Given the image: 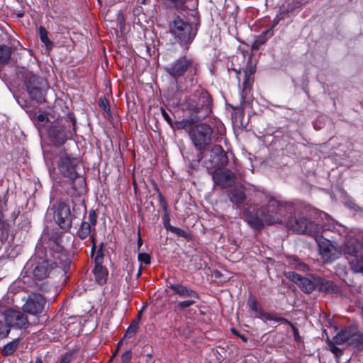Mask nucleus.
<instances>
[{
    "instance_id": "nucleus-30",
    "label": "nucleus",
    "mask_w": 363,
    "mask_h": 363,
    "mask_svg": "<svg viewBox=\"0 0 363 363\" xmlns=\"http://www.w3.org/2000/svg\"><path fill=\"white\" fill-rule=\"evenodd\" d=\"M322 336H323V338H324V337L325 336L327 340L328 341V344H329L330 349L331 352H333L337 356L342 354V350L339 347L334 345L335 344L334 342V340H333V342L330 341L327 330L325 328L323 329Z\"/></svg>"
},
{
    "instance_id": "nucleus-48",
    "label": "nucleus",
    "mask_w": 363,
    "mask_h": 363,
    "mask_svg": "<svg viewBox=\"0 0 363 363\" xmlns=\"http://www.w3.org/2000/svg\"><path fill=\"white\" fill-rule=\"evenodd\" d=\"M47 115L45 113H40L37 116V120L40 123H44L47 120Z\"/></svg>"
},
{
    "instance_id": "nucleus-16",
    "label": "nucleus",
    "mask_w": 363,
    "mask_h": 363,
    "mask_svg": "<svg viewBox=\"0 0 363 363\" xmlns=\"http://www.w3.org/2000/svg\"><path fill=\"white\" fill-rule=\"evenodd\" d=\"M211 103V100L209 94L206 91H202L199 98V102L198 104L195 103L192 99H190L188 101L187 108L194 113H198L200 110L204 107H206L208 111Z\"/></svg>"
},
{
    "instance_id": "nucleus-25",
    "label": "nucleus",
    "mask_w": 363,
    "mask_h": 363,
    "mask_svg": "<svg viewBox=\"0 0 363 363\" xmlns=\"http://www.w3.org/2000/svg\"><path fill=\"white\" fill-rule=\"evenodd\" d=\"M72 203V218L77 217L80 214L84 213L86 212V206L84 204V201L82 200L79 199L75 201H73Z\"/></svg>"
},
{
    "instance_id": "nucleus-9",
    "label": "nucleus",
    "mask_w": 363,
    "mask_h": 363,
    "mask_svg": "<svg viewBox=\"0 0 363 363\" xmlns=\"http://www.w3.org/2000/svg\"><path fill=\"white\" fill-rule=\"evenodd\" d=\"M52 209L56 223L62 230L68 231L72 227L73 219L69 206L64 202H60L54 204Z\"/></svg>"
},
{
    "instance_id": "nucleus-45",
    "label": "nucleus",
    "mask_w": 363,
    "mask_h": 363,
    "mask_svg": "<svg viewBox=\"0 0 363 363\" xmlns=\"http://www.w3.org/2000/svg\"><path fill=\"white\" fill-rule=\"evenodd\" d=\"M184 70L185 69H168L169 73L174 77L182 75Z\"/></svg>"
},
{
    "instance_id": "nucleus-49",
    "label": "nucleus",
    "mask_w": 363,
    "mask_h": 363,
    "mask_svg": "<svg viewBox=\"0 0 363 363\" xmlns=\"http://www.w3.org/2000/svg\"><path fill=\"white\" fill-rule=\"evenodd\" d=\"M288 325H290L292 328L294 337H295L296 340H298V337H299V335H298V330L291 323H290V324H288Z\"/></svg>"
},
{
    "instance_id": "nucleus-35",
    "label": "nucleus",
    "mask_w": 363,
    "mask_h": 363,
    "mask_svg": "<svg viewBox=\"0 0 363 363\" xmlns=\"http://www.w3.org/2000/svg\"><path fill=\"white\" fill-rule=\"evenodd\" d=\"M9 331V325L4 323L2 320H0V338L6 337Z\"/></svg>"
},
{
    "instance_id": "nucleus-22",
    "label": "nucleus",
    "mask_w": 363,
    "mask_h": 363,
    "mask_svg": "<svg viewBox=\"0 0 363 363\" xmlns=\"http://www.w3.org/2000/svg\"><path fill=\"white\" fill-rule=\"evenodd\" d=\"M96 281L99 284H103L106 281L107 270L103 266L96 264L93 270Z\"/></svg>"
},
{
    "instance_id": "nucleus-54",
    "label": "nucleus",
    "mask_w": 363,
    "mask_h": 363,
    "mask_svg": "<svg viewBox=\"0 0 363 363\" xmlns=\"http://www.w3.org/2000/svg\"><path fill=\"white\" fill-rule=\"evenodd\" d=\"M35 363H43L42 359L40 357H37L35 359Z\"/></svg>"
},
{
    "instance_id": "nucleus-58",
    "label": "nucleus",
    "mask_w": 363,
    "mask_h": 363,
    "mask_svg": "<svg viewBox=\"0 0 363 363\" xmlns=\"http://www.w3.org/2000/svg\"><path fill=\"white\" fill-rule=\"evenodd\" d=\"M232 331H233V333H234L235 334H236V335H238V334L237 333V332H236V330H235L233 329V330H232Z\"/></svg>"
},
{
    "instance_id": "nucleus-38",
    "label": "nucleus",
    "mask_w": 363,
    "mask_h": 363,
    "mask_svg": "<svg viewBox=\"0 0 363 363\" xmlns=\"http://www.w3.org/2000/svg\"><path fill=\"white\" fill-rule=\"evenodd\" d=\"M289 9L286 10V12L285 10L283 11V13H281L280 15H277V16L274 18L273 23L272 27L269 29H273L274 27L278 24V23L284 18V16L286 15V13L288 12Z\"/></svg>"
},
{
    "instance_id": "nucleus-28",
    "label": "nucleus",
    "mask_w": 363,
    "mask_h": 363,
    "mask_svg": "<svg viewBox=\"0 0 363 363\" xmlns=\"http://www.w3.org/2000/svg\"><path fill=\"white\" fill-rule=\"evenodd\" d=\"M91 233V224L89 222L84 221L78 230V235L80 239L86 238Z\"/></svg>"
},
{
    "instance_id": "nucleus-8",
    "label": "nucleus",
    "mask_w": 363,
    "mask_h": 363,
    "mask_svg": "<svg viewBox=\"0 0 363 363\" xmlns=\"http://www.w3.org/2000/svg\"><path fill=\"white\" fill-rule=\"evenodd\" d=\"M346 254L354 257L350 261L352 269L356 272H363V244L355 238H348L345 244Z\"/></svg>"
},
{
    "instance_id": "nucleus-23",
    "label": "nucleus",
    "mask_w": 363,
    "mask_h": 363,
    "mask_svg": "<svg viewBox=\"0 0 363 363\" xmlns=\"http://www.w3.org/2000/svg\"><path fill=\"white\" fill-rule=\"evenodd\" d=\"M140 313L141 312H139L138 318L133 320L130 325L127 328L126 333H125L123 338H130L136 334L138 329L139 321L140 319Z\"/></svg>"
},
{
    "instance_id": "nucleus-13",
    "label": "nucleus",
    "mask_w": 363,
    "mask_h": 363,
    "mask_svg": "<svg viewBox=\"0 0 363 363\" xmlns=\"http://www.w3.org/2000/svg\"><path fill=\"white\" fill-rule=\"evenodd\" d=\"M5 323L10 327L16 326L19 328H27L29 325L28 318L22 312L19 311H15L13 309H9L4 312L1 315Z\"/></svg>"
},
{
    "instance_id": "nucleus-56",
    "label": "nucleus",
    "mask_w": 363,
    "mask_h": 363,
    "mask_svg": "<svg viewBox=\"0 0 363 363\" xmlns=\"http://www.w3.org/2000/svg\"><path fill=\"white\" fill-rule=\"evenodd\" d=\"M140 274H141V271H140V270L138 271V272L137 277H139L140 276Z\"/></svg>"
},
{
    "instance_id": "nucleus-51",
    "label": "nucleus",
    "mask_w": 363,
    "mask_h": 363,
    "mask_svg": "<svg viewBox=\"0 0 363 363\" xmlns=\"http://www.w3.org/2000/svg\"><path fill=\"white\" fill-rule=\"evenodd\" d=\"M186 126V122L185 121H180L177 123V128H184Z\"/></svg>"
},
{
    "instance_id": "nucleus-4",
    "label": "nucleus",
    "mask_w": 363,
    "mask_h": 363,
    "mask_svg": "<svg viewBox=\"0 0 363 363\" xmlns=\"http://www.w3.org/2000/svg\"><path fill=\"white\" fill-rule=\"evenodd\" d=\"M281 204H287L291 206V208L288 206L286 211L283 212V217L285 220L282 223H286L287 227L295 233L311 235L318 242L317 225L304 217L286 218V213L291 214L292 213L293 206L289 203H281Z\"/></svg>"
},
{
    "instance_id": "nucleus-46",
    "label": "nucleus",
    "mask_w": 363,
    "mask_h": 363,
    "mask_svg": "<svg viewBox=\"0 0 363 363\" xmlns=\"http://www.w3.org/2000/svg\"><path fill=\"white\" fill-rule=\"evenodd\" d=\"M162 116L165 119V121L172 126L173 127V123L170 118V116L168 115V113L164 110H162Z\"/></svg>"
},
{
    "instance_id": "nucleus-37",
    "label": "nucleus",
    "mask_w": 363,
    "mask_h": 363,
    "mask_svg": "<svg viewBox=\"0 0 363 363\" xmlns=\"http://www.w3.org/2000/svg\"><path fill=\"white\" fill-rule=\"evenodd\" d=\"M170 4L177 9H182L184 6V0H168Z\"/></svg>"
},
{
    "instance_id": "nucleus-12",
    "label": "nucleus",
    "mask_w": 363,
    "mask_h": 363,
    "mask_svg": "<svg viewBox=\"0 0 363 363\" xmlns=\"http://www.w3.org/2000/svg\"><path fill=\"white\" fill-rule=\"evenodd\" d=\"M47 86L48 83L45 79L35 76H31L27 83V89L29 95L38 102H41L44 100L43 89L47 88Z\"/></svg>"
},
{
    "instance_id": "nucleus-1",
    "label": "nucleus",
    "mask_w": 363,
    "mask_h": 363,
    "mask_svg": "<svg viewBox=\"0 0 363 363\" xmlns=\"http://www.w3.org/2000/svg\"><path fill=\"white\" fill-rule=\"evenodd\" d=\"M47 247L38 245L35 255L27 262L25 268L31 269L33 281L41 291H48L53 286V279L62 277L69 265V260L62 247L56 240L48 244L49 251L45 252Z\"/></svg>"
},
{
    "instance_id": "nucleus-7",
    "label": "nucleus",
    "mask_w": 363,
    "mask_h": 363,
    "mask_svg": "<svg viewBox=\"0 0 363 363\" xmlns=\"http://www.w3.org/2000/svg\"><path fill=\"white\" fill-rule=\"evenodd\" d=\"M212 129L206 123L193 126L189 130V137L196 150L201 151L208 146L212 138Z\"/></svg>"
},
{
    "instance_id": "nucleus-10",
    "label": "nucleus",
    "mask_w": 363,
    "mask_h": 363,
    "mask_svg": "<svg viewBox=\"0 0 363 363\" xmlns=\"http://www.w3.org/2000/svg\"><path fill=\"white\" fill-rule=\"evenodd\" d=\"M235 72L239 87L242 89L240 96L242 101L245 102L248 99L251 88L254 82L255 69H233Z\"/></svg>"
},
{
    "instance_id": "nucleus-34",
    "label": "nucleus",
    "mask_w": 363,
    "mask_h": 363,
    "mask_svg": "<svg viewBox=\"0 0 363 363\" xmlns=\"http://www.w3.org/2000/svg\"><path fill=\"white\" fill-rule=\"evenodd\" d=\"M195 303H196V301L193 299H189L186 301H179L177 305V308L178 310H184V309L190 307Z\"/></svg>"
},
{
    "instance_id": "nucleus-6",
    "label": "nucleus",
    "mask_w": 363,
    "mask_h": 363,
    "mask_svg": "<svg viewBox=\"0 0 363 363\" xmlns=\"http://www.w3.org/2000/svg\"><path fill=\"white\" fill-rule=\"evenodd\" d=\"M169 32L181 44L190 43L196 35L192 25L179 16L175 17L169 23Z\"/></svg>"
},
{
    "instance_id": "nucleus-2",
    "label": "nucleus",
    "mask_w": 363,
    "mask_h": 363,
    "mask_svg": "<svg viewBox=\"0 0 363 363\" xmlns=\"http://www.w3.org/2000/svg\"><path fill=\"white\" fill-rule=\"evenodd\" d=\"M287 204L281 203L275 199L270 198L267 205L255 212L247 211L245 213L246 222L254 229L259 230L266 225L282 223L285 218L283 217V212L286 211Z\"/></svg>"
},
{
    "instance_id": "nucleus-32",
    "label": "nucleus",
    "mask_w": 363,
    "mask_h": 363,
    "mask_svg": "<svg viewBox=\"0 0 363 363\" xmlns=\"http://www.w3.org/2000/svg\"><path fill=\"white\" fill-rule=\"evenodd\" d=\"M55 133L58 134L57 142L59 143H64V141L67 138V135H66L65 133L62 130V128H55L50 130V135L55 134Z\"/></svg>"
},
{
    "instance_id": "nucleus-52",
    "label": "nucleus",
    "mask_w": 363,
    "mask_h": 363,
    "mask_svg": "<svg viewBox=\"0 0 363 363\" xmlns=\"http://www.w3.org/2000/svg\"><path fill=\"white\" fill-rule=\"evenodd\" d=\"M323 216L326 217L327 216L326 213L324 212L319 211V218H323Z\"/></svg>"
},
{
    "instance_id": "nucleus-50",
    "label": "nucleus",
    "mask_w": 363,
    "mask_h": 363,
    "mask_svg": "<svg viewBox=\"0 0 363 363\" xmlns=\"http://www.w3.org/2000/svg\"><path fill=\"white\" fill-rule=\"evenodd\" d=\"M138 248H140L142 246V245H143V240H142V238L140 237V230H138Z\"/></svg>"
},
{
    "instance_id": "nucleus-15",
    "label": "nucleus",
    "mask_w": 363,
    "mask_h": 363,
    "mask_svg": "<svg viewBox=\"0 0 363 363\" xmlns=\"http://www.w3.org/2000/svg\"><path fill=\"white\" fill-rule=\"evenodd\" d=\"M286 278L296 283L302 291L306 293H311L315 288V284L308 278L303 277L293 271L284 272Z\"/></svg>"
},
{
    "instance_id": "nucleus-18",
    "label": "nucleus",
    "mask_w": 363,
    "mask_h": 363,
    "mask_svg": "<svg viewBox=\"0 0 363 363\" xmlns=\"http://www.w3.org/2000/svg\"><path fill=\"white\" fill-rule=\"evenodd\" d=\"M169 288L181 298H194L196 299L199 298L196 291L180 284H171L169 285Z\"/></svg>"
},
{
    "instance_id": "nucleus-17",
    "label": "nucleus",
    "mask_w": 363,
    "mask_h": 363,
    "mask_svg": "<svg viewBox=\"0 0 363 363\" xmlns=\"http://www.w3.org/2000/svg\"><path fill=\"white\" fill-rule=\"evenodd\" d=\"M211 158L214 166H224L228 162V158L225 151L223 147L218 145L212 147L211 150Z\"/></svg>"
},
{
    "instance_id": "nucleus-43",
    "label": "nucleus",
    "mask_w": 363,
    "mask_h": 363,
    "mask_svg": "<svg viewBox=\"0 0 363 363\" xmlns=\"http://www.w3.org/2000/svg\"><path fill=\"white\" fill-rule=\"evenodd\" d=\"M294 267L298 270L306 271L308 269V267L304 263H302L297 259H294Z\"/></svg>"
},
{
    "instance_id": "nucleus-11",
    "label": "nucleus",
    "mask_w": 363,
    "mask_h": 363,
    "mask_svg": "<svg viewBox=\"0 0 363 363\" xmlns=\"http://www.w3.org/2000/svg\"><path fill=\"white\" fill-rule=\"evenodd\" d=\"M25 303L22 306L24 312L31 315H38L43 313L46 299L40 294L33 293L27 297H22Z\"/></svg>"
},
{
    "instance_id": "nucleus-42",
    "label": "nucleus",
    "mask_w": 363,
    "mask_h": 363,
    "mask_svg": "<svg viewBox=\"0 0 363 363\" xmlns=\"http://www.w3.org/2000/svg\"><path fill=\"white\" fill-rule=\"evenodd\" d=\"M131 357H132V352H131V350H127L125 351L122 357H121V359H122V362L123 363H128L130 359H131Z\"/></svg>"
},
{
    "instance_id": "nucleus-27",
    "label": "nucleus",
    "mask_w": 363,
    "mask_h": 363,
    "mask_svg": "<svg viewBox=\"0 0 363 363\" xmlns=\"http://www.w3.org/2000/svg\"><path fill=\"white\" fill-rule=\"evenodd\" d=\"M11 56V50L6 45H0V64L6 63Z\"/></svg>"
},
{
    "instance_id": "nucleus-31",
    "label": "nucleus",
    "mask_w": 363,
    "mask_h": 363,
    "mask_svg": "<svg viewBox=\"0 0 363 363\" xmlns=\"http://www.w3.org/2000/svg\"><path fill=\"white\" fill-rule=\"evenodd\" d=\"M333 283L319 277V291L328 292L333 289Z\"/></svg>"
},
{
    "instance_id": "nucleus-3",
    "label": "nucleus",
    "mask_w": 363,
    "mask_h": 363,
    "mask_svg": "<svg viewBox=\"0 0 363 363\" xmlns=\"http://www.w3.org/2000/svg\"><path fill=\"white\" fill-rule=\"evenodd\" d=\"M79 160L67 155H62L57 163L59 172L65 177L72 181V188L79 193H83L85 189V179L77 172Z\"/></svg>"
},
{
    "instance_id": "nucleus-41",
    "label": "nucleus",
    "mask_w": 363,
    "mask_h": 363,
    "mask_svg": "<svg viewBox=\"0 0 363 363\" xmlns=\"http://www.w3.org/2000/svg\"><path fill=\"white\" fill-rule=\"evenodd\" d=\"M167 228H169L171 232H172L178 235H181L183 237L185 236V234H186L185 231L179 228H177V227H174V226H169V227L167 226Z\"/></svg>"
},
{
    "instance_id": "nucleus-36",
    "label": "nucleus",
    "mask_w": 363,
    "mask_h": 363,
    "mask_svg": "<svg viewBox=\"0 0 363 363\" xmlns=\"http://www.w3.org/2000/svg\"><path fill=\"white\" fill-rule=\"evenodd\" d=\"M138 258L141 263L145 264H150L151 262V257L147 253H139Z\"/></svg>"
},
{
    "instance_id": "nucleus-20",
    "label": "nucleus",
    "mask_w": 363,
    "mask_h": 363,
    "mask_svg": "<svg viewBox=\"0 0 363 363\" xmlns=\"http://www.w3.org/2000/svg\"><path fill=\"white\" fill-rule=\"evenodd\" d=\"M228 196L230 201L236 204L242 203L245 199V194L242 187L235 188L230 191Z\"/></svg>"
},
{
    "instance_id": "nucleus-57",
    "label": "nucleus",
    "mask_w": 363,
    "mask_h": 363,
    "mask_svg": "<svg viewBox=\"0 0 363 363\" xmlns=\"http://www.w3.org/2000/svg\"><path fill=\"white\" fill-rule=\"evenodd\" d=\"M160 199L161 201H162L164 200V199L161 194H160Z\"/></svg>"
},
{
    "instance_id": "nucleus-60",
    "label": "nucleus",
    "mask_w": 363,
    "mask_h": 363,
    "mask_svg": "<svg viewBox=\"0 0 363 363\" xmlns=\"http://www.w3.org/2000/svg\"><path fill=\"white\" fill-rule=\"evenodd\" d=\"M145 1H146V0H144V1H143V3H145Z\"/></svg>"
},
{
    "instance_id": "nucleus-53",
    "label": "nucleus",
    "mask_w": 363,
    "mask_h": 363,
    "mask_svg": "<svg viewBox=\"0 0 363 363\" xmlns=\"http://www.w3.org/2000/svg\"><path fill=\"white\" fill-rule=\"evenodd\" d=\"M238 336L244 341L246 342L247 340V337L243 335H238Z\"/></svg>"
},
{
    "instance_id": "nucleus-24",
    "label": "nucleus",
    "mask_w": 363,
    "mask_h": 363,
    "mask_svg": "<svg viewBox=\"0 0 363 363\" xmlns=\"http://www.w3.org/2000/svg\"><path fill=\"white\" fill-rule=\"evenodd\" d=\"M259 315L260 318H262L264 320H274L276 322H280L282 324H290V322L288 320L284 318L278 317L275 314L265 313L262 310V311H259Z\"/></svg>"
},
{
    "instance_id": "nucleus-39",
    "label": "nucleus",
    "mask_w": 363,
    "mask_h": 363,
    "mask_svg": "<svg viewBox=\"0 0 363 363\" xmlns=\"http://www.w3.org/2000/svg\"><path fill=\"white\" fill-rule=\"evenodd\" d=\"M323 232L326 230H330L333 228H334L333 222L332 219L327 218V221L325 223L322 224L321 225Z\"/></svg>"
},
{
    "instance_id": "nucleus-29",
    "label": "nucleus",
    "mask_w": 363,
    "mask_h": 363,
    "mask_svg": "<svg viewBox=\"0 0 363 363\" xmlns=\"http://www.w3.org/2000/svg\"><path fill=\"white\" fill-rule=\"evenodd\" d=\"M19 340L15 339L13 341L7 343L4 347V355H11L18 348Z\"/></svg>"
},
{
    "instance_id": "nucleus-5",
    "label": "nucleus",
    "mask_w": 363,
    "mask_h": 363,
    "mask_svg": "<svg viewBox=\"0 0 363 363\" xmlns=\"http://www.w3.org/2000/svg\"><path fill=\"white\" fill-rule=\"evenodd\" d=\"M337 345L346 344L347 347L355 351L363 350V333L357 327L351 325L345 328L333 337Z\"/></svg>"
},
{
    "instance_id": "nucleus-21",
    "label": "nucleus",
    "mask_w": 363,
    "mask_h": 363,
    "mask_svg": "<svg viewBox=\"0 0 363 363\" xmlns=\"http://www.w3.org/2000/svg\"><path fill=\"white\" fill-rule=\"evenodd\" d=\"M197 66L198 64L194 60L185 56L177 60L172 68H195Z\"/></svg>"
},
{
    "instance_id": "nucleus-14",
    "label": "nucleus",
    "mask_w": 363,
    "mask_h": 363,
    "mask_svg": "<svg viewBox=\"0 0 363 363\" xmlns=\"http://www.w3.org/2000/svg\"><path fill=\"white\" fill-rule=\"evenodd\" d=\"M212 178L216 184L224 189L233 185L236 179L234 173L229 169L216 170Z\"/></svg>"
},
{
    "instance_id": "nucleus-55",
    "label": "nucleus",
    "mask_w": 363,
    "mask_h": 363,
    "mask_svg": "<svg viewBox=\"0 0 363 363\" xmlns=\"http://www.w3.org/2000/svg\"><path fill=\"white\" fill-rule=\"evenodd\" d=\"M326 320H328V323L331 325V323H330V320L329 319H327V317L326 315L324 314V317H323Z\"/></svg>"
},
{
    "instance_id": "nucleus-26",
    "label": "nucleus",
    "mask_w": 363,
    "mask_h": 363,
    "mask_svg": "<svg viewBox=\"0 0 363 363\" xmlns=\"http://www.w3.org/2000/svg\"><path fill=\"white\" fill-rule=\"evenodd\" d=\"M39 36L41 41L45 44L46 48L48 50H51L53 47V43L49 40L48 37V31L43 26L39 28Z\"/></svg>"
},
{
    "instance_id": "nucleus-33",
    "label": "nucleus",
    "mask_w": 363,
    "mask_h": 363,
    "mask_svg": "<svg viewBox=\"0 0 363 363\" xmlns=\"http://www.w3.org/2000/svg\"><path fill=\"white\" fill-rule=\"evenodd\" d=\"M247 306L253 311H255L258 315L259 314V311H262V310L259 308L257 302L255 297L250 296L247 300Z\"/></svg>"
},
{
    "instance_id": "nucleus-19",
    "label": "nucleus",
    "mask_w": 363,
    "mask_h": 363,
    "mask_svg": "<svg viewBox=\"0 0 363 363\" xmlns=\"http://www.w3.org/2000/svg\"><path fill=\"white\" fill-rule=\"evenodd\" d=\"M274 35L272 29H267L262 32L260 35L255 37L254 42L252 44V50H258L259 47L264 44L267 40Z\"/></svg>"
},
{
    "instance_id": "nucleus-40",
    "label": "nucleus",
    "mask_w": 363,
    "mask_h": 363,
    "mask_svg": "<svg viewBox=\"0 0 363 363\" xmlns=\"http://www.w3.org/2000/svg\"><path fill=\"white\" fill-rule=\"evenodd\" d=\"M89 220L91 225H95L96 224V214L94 210H90L89 212Z\"/></svg>"
},
{
    "instance_id": "nucleus-47",
    "label": "nucleus",
    "mask_w": 363,
    "mask_h": 363,
    "mask_svg": "<svg viewBox=\"0 0 363 363\" xmlns=\"http://www.w3.org/2000/svg\"><path fill=\"white\" fill-rule=\"evenodd\" d=\"M71 354H66L62 357L60 363H69L71 361Z\"/></svg>"
},
{
    "instance_id": "nucleus-59",
    "label": "nucleus",
    "mask_w": 363,
    "mask_h": 363,
    "mask_svg": "<svg viewBox=\"0 0 363 363\" xmlns=\"http://www.w3.org/2000/svg\"><path fill=\"white\" fill-rule=\"evenodd\" d=\"M318 247H319V251H320V245H318Z\"/></svg>"
},
{
    "instance_id": "nucleus-44",
    "label": "nucleus",
    "mask_w": 363,
    "mask_h": 363,
    "mask_svg": "<svg viewBox=\"0 0 363 363\" xmlns=\"http://www.w3.org/2000/svg\"><path fill=\"white\" fill-rule=\"evenodd\" d=\"M99 105L100 107L106 112H108L109 111V106L108 101L106 99H99Z\"/></svg>"
}]
</instances>
